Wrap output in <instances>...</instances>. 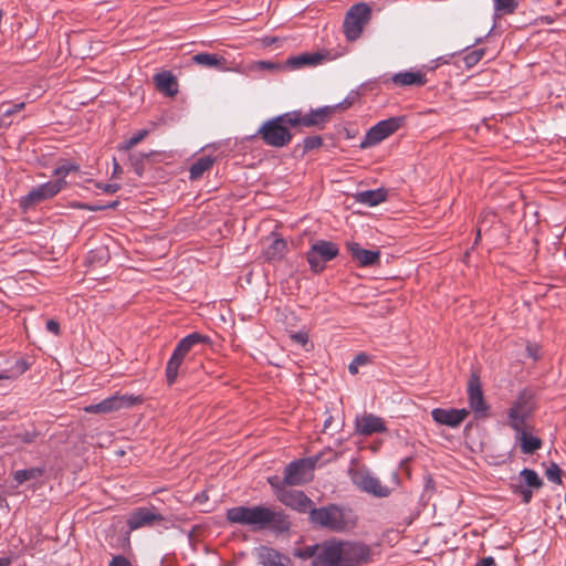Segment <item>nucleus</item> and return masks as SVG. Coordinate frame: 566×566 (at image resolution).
I'll return each instance as SVG.
<instances>
[{
  "label": "nucleus",
  "instance_id": "1",
  "mask_svg": "<svg viewBox=\"0 0 566 566\" xmlns=\"http://www.w3.org/2000/svg\"><path fill=\"white\" fill-rule=\"evenodd\" d=\"M314 556L312 566H360L371 560L369 546L359 542L328 541L308 553Z\"/></svg>",
  "mask_w": 566,
  "mask_h": 566
},
{
  "label": "nucleus",
  "instance_id": "2",
  "mask_svg": "<svg viewBox=\"0 0 566 566\" xmlns=\"http://www.w3.org/2000/svg\"><path fill=\"white\" fill-rule=\"evenodd\" d=\"M227 520L233 524L249 525L261 530L273 523H281L282 515L265 506H234L227 511Z\"/></svg>",
  "mask_w": 566,
  "mask_h": 566
},
{
  "label": "nucleus",
  "instance_id": "3",
  "mask_svg": "<svg viewBox=\"0 0 566 566\" xmlns=\"http://www.w3.org/2000/svg\"><path fill=\"white\" fill-rule=\"evenodd\" d=\"M352 105L347 99L332 106H324L312 109L310 113H302L301 111L290 112L287 122L291 127H317L323 128L336 112L347 109Z\"/></svg>",
  "mask_w": 566,
  "mask_h": 566
},
{
  "label": "nucleus",
  "instance_id": "4",
  "mask_svg": "<svg viewBox=\"0 0 566 566\" xmlns=\"http://www.w3.org/2000/svg\"><path fill=\"white\" fill-rule=\"evenodd\" d=\"M289 116H291L290 112L273 117L260 126L258 136L264 144L281 148L292 140V134L289 129L290 124L287 122Z\"/></svg>",
  "mask_w": 566,
  "mask_h": 566
},
{
  "label": "nucleus",
  "instance_id": "5",
  "mask_svg": "<svg viewBox=\"0 0 566 566\" xmlns=\"http://www.w3.org/2000/svg\"><path fill=\"white\" fill-rule=\"evenodd\" d=\"M348 473L353 483L363 492L378 497H386L391 493L388 486L382 485L366 468L357 463H352Z\"/></svg>",
  "mask_w": 566,
  "mask_h": 566
},
{
  "label": "nucleus",
  "instance_id": "6",
  "mask_svg": "<svg viewBox=\"0 0 566 566\" xmlns=\"http://www.w3.org/2000/svg\"><path fill=\"white\" fill-rule=\"evenodd\" d=\"M370 19V9L366 3H357L347 11L343 29L345 36L349 41L357 40L365 25L368 23Z\"/></svg>",
  "mask_w": 566,
  "mask_h": 566
},
{
  "label": "nucleus",
  "instance_id": "7",
  "mask_svg": "<svg viewBox=\"0 0 566 566\" xmlns=\"http://www.w3.org/2000/svg\"><path fill=\"white\" fill-rule=\"evenodd\" d=\"M311 520L314 524L334 532H342L348 527L345 513L336 505L311 510Z\"/></svg>",
  "mask_w": 566,
  "mask_h": 566
},
{
  "label": "nucleus",
  "instance_id": "8",
  "mask_svg": "<svg viewBox=\"0 0 566 566\" xmlns=\"http://www.w3.org/2000/svg\"><path fill=\"white\" fill-rule=\"evenodd\" d=\"M144 401L142 396L136 395H113L98 403L90 405L84 408L87 413H111L122 409L130 408Z\"/></svg>",
  "mask_w": 566,
  "mask_h": 566
},
{
  "label": "nucleus",
  "instance_id": "9",
  "mask_svg": "<svg viewBox=\"0 0 566 566\" xmlns=\"http://www.w3.org/2000/svg\"><path fill=\"white\" fill-rule=\"evenodd\" d=\"M338 247L331 241L318 240L314 242L306 253V260L311 270L318 273L325 268V263L338 255Z\"/></svg>",
  "mask_w": 566,
  "mask_h": 566
},
{
  "label": "nucleus",
  "instance_id": "10",
  "mask_svg": "<svg viewBox=\"0 0 566 566\" xmlns=\"http://www.w3.org/2000/svg\"><path fill=\"white\" fill-rule=\"evenodd\" d=\"M533 408L530 400L524 395L520 396L507 412L509 426L514 430V432L533 429L528 423Z\"/></svg>",
  "mask_w": 566,
  "mask_h": 566
},
{
  "label": "nucleus",
  "instance_id": "11",
  "mask_svg": "<svg viewBox=\"0 0 566 566\" xmlns=\"http://www.w3.org/2000/svg\"><path fill=\"white\" fill-rule=\"evenodd\" d=\"M65 181L62 179H57L54 181H49L39 187L33 188L29 191L24 197L20 200V206L23 210H28L35 205L54 197L59 193L64 187Z\"/></svg>",
  "mask_w": 566,
  "mask_h": 566
},
{
  "label": "nucleus",
  "instance_id": "12",
  "mask_svg": "<svg viewBox=\"0 0 566 566\" xmlns=\"http://www.w3.org/2000/svg\"><path fill=\"white\" fill-rule=\"evenodd\" d=\"M403 120V117H390L380 120L367 132V135L361 146L370 147L379 144L380 142L396 133L402 126Z\"/></svg>",
  "mask_w": 566,
  "mask_h": 566
},
{
  "label": "nucleus",
  "instance_id": "13",
  "mask_svg": "<svg viewBox=\"0 0 566 566\" xmlns=\"http://www.w3.org/2000/svg\"><path fill=\"white\" fill-rule=\"evenodd\" d=\"M314 461L301 459L289 463L284 469V482L286 485H302L312 480Z\"/></svg>",
  "mask_w": 566,
  "mask_h": 566
},
{
  "label": "nucleus",
  "instance_id": "14",
  "mask_svg": "<svg viewBox=\"0 0 566 566\" xmlns=\"http://www.w3.org/2000/svg\"><path fill=\"white\" fill-rule=\"evenodd\" d=\"M542 486L543 481L536 471L523 469L518 474V483L512 484V491L522 497L524 504H528L533 497V490H538Z\"/></svg>",
  "mask_w": 566,
  "mask_h": 566
},
{
  "label": "nucleus",
  "instance_id": "15",
  "mask_svg": "<svg viewBox=\"0 0 566 566\" xmlns=\"http://www.w3.org/2000/svg\"><path fill=\"white\" fill-rule=\"evenodd\" d=\"M468 398L470 408L478 417L484 416L488 410V405L481 388L480 378L476 374H472L468 380Z\"/></svg>",
  "mask_w": 566,
  "mask_h": 566
},
{
  "label": "nucleus",
  "instance_id": "16",
  "mask_svg": "<svg viewBox=\"0 0 566 566\" xmlns=\"http://www.w3.org/2000/svg\"><path fill=\"white\" fill-rule=\"evenodd\" d=\"M277 500L298 512H307L312 510L313 502L310 497H307L302 491L285 489L279 493Z\"/></svg>",
  "mask_w": 566,
  "mask_h": 566
},
{
  "label": "nucleus",
  "instance_id": "17",
  "mask_svg": "<svg viewBox=\"0 0 566 566\" xmlns=\"http://www.w3.org/2000/svg\"><path fill=\"white\" fill-rule=\"evenodd\" d=\"M163 520V515L155 513L151 509L139 507L130 513L127 520V525L132 531H134L142 527L151 526L157 522H161Z\"/></svg>",
  "mask_w": 566,
  "mask_h": 566
},
{
  "label": "nucleus",
  "instance_id": "18",
  "mask_svg": "<svg viewBox=\"0 0 566 566\" xmlns=\"http://www.w3.org/2000/svg\"><path fill=\"white\" fill-rule=\"evenodd\" d=\"M469 411L467 409H442L436 408L431 411L433 420L440 424H444L451 428L459 427L464 419L468 417Z\"/></svg>",
  "mask_w": 566,
  "mask_h": 566
},
{
  "label": "nucleus",
  "instance_id": "19",
  "mask_svg": "<svg viewBox=\"0 0 566 566\" xmlns=\"http://www.w3.org/2000/svg\"><path fill=\"white\" fill-rule=\"evenodd\" d=\"M346 249L352 259L360 266H371L379 263L380 252L378 250L363 249L357 242L350 241L346 243Z\"/></svg>",
  "mask_w": 566,
  "mask_h": 566
},
{
  "label": "nucleus",
  "instance_id": "20",
  "mask_svg": "<svg viewBox=\"0 0 566 566\" xmlns=\"http://www.w3.org/2000/svg\"><path fill=\"white\" fill-rule=\"evenodd\" d=\"M356 432L363 436H370L373 433H381L386 431L385 421L373 413H366L357 417L355 421Z\"/></svg>",
  "mask_w": 566,
  "mask_h": 566
},
{
  "label": "nucleus",
  "instance_id": "21",
  "mask_svg": "<svg viewBox=\"0 0 566 566\" xmlns=\"http://www.w3.org/2000/svg\"><path fill=\"white\" fill-rule=\"evenodd\" d=\"M287 252V243L276 234L266 238L263 247V256L266 261H279Z\"/></svg>",
  "mask_w": 566,
  "mask_h": 566
},
{
  "label": "nucleus",
  "instance_id": "22",
  "mask_svg": "<svg viewBox=\"0 0 566 566\" xmlns=\"http://www.w3.org/2000/svg\"><path fill=\"white\" fill-rule=\"evenodd\" d=\"M256 556L262 566H289L290 564L289 557L268 546L258 548Z\"/></svg>",
  "mask_w": 566,
  "mask_h": 566
},
{
  "label": "nucleus",
  "instance_id": "23",
  "mask_svg": "<svg viewBox=\"0 0 566 566\" xmlns=\"http://www.w3.org/2000/svg\"><path fill=\"white\" fill-rule=\"evenodd\" d=\"M208 340L207 336H203L199 333H191L184 337L174 349L172 354L184 360L186 356L190 353L195 345L205 343Z\"/></svg>",
  "mask_w": 566,
  "mask_h": 566
},
{
  "label": "nucleus",
  "instance_id": "24",
  "mask_svg": "<svg viewBox=\"0 0 566 566\" xmlns=\"http://www.w3.org/2000/svg\"><path fill=\"white\" fill-rule=\"evenodd\" d=\"M208 340L207 336H203L199 333H191L184 337L174 349L172 354L184 360L186 356L190 353L195 345L205 343Z\"/></svg>",
  "mask_w": 566,
  "mask_h": 566
},
{
  "label": "nucleus",
  "instance_id": "25",
  "mask_svg": "<svg viewBox=\"0 0 566 566\" xmlns=\"http://www.w3.org/2000/svg\"><path fill=\"white\" fill-rule=\"evenodd\" d=\"M515 439L520 442L521 451L524 454H533L542 448V440L532 434V430L515 432Z\"/></svg>",
  "mask_w": 566,
  "mask_h": 566
},
{
  "label": "nucleus",
  "instance_id": "26",
  "mask_svg": "<svg viewBox=\"0 0 566 566\" xmlns=\"http://www.w3.org/2000/svg\"><path fill=\"white\" fill-rule=\"evenodd\" d=\"M391 82L396 86H422L426 84V76L421 72L406 71L395 74Z\"/></svg>",
  "mask_w": 566,
  "mask_h": 566
},
{
  "label": "nucleus",
  "instance_id": "27",
  "mask_svg": "<svg viewBox=\"0 0 566 566\" xmlns=\"http://www.w3.org/2000/svg\"><path fill=\"white\" fill-rule=\"evenodd\" d=\"M356 201L369 207H375L384 202L387 198V191L379 188L375 190H366L356 193Z\"/></svg>",
  "mask_w": 566,
  "mask_h": 566
},
{
  "label": "nucleus",
  "instance_id": "28",
  "mask_svg": "<svg viewBox=\"0 0 566 566\" xmlns=\"http://www.w3.org/2000/svg\"><path fill=\"white\" fill-rule=\"evenodd\" d=\"M157 88L167 95H175L177 93V82L170 72H161L154 76Z\"/></svg>",
  "mask_w": 566,
  "mask_h": 566
},
{
  "label": "nucleus",
  "instance_id": "29",
  "mask_svg": "<svg viewBox=\"0 0 566 566\" xmlns=\"http://www.w3.org/2000/svg\"><path fill=\"white\" fill-rule=\"evenodd\" d=\"M192 61L198 65L214 69H223L227 62L223 56L211 53H198L192 56Z\"/></svg>",
  "mask_w": 566,
  "mask_h": 566
},
{
  "label": "nucleus",
  "instance_id": "30",
  "mask_svg": "<svg viewBox=\"0 0 566 566\" xmlns=\"http://www.w3.org/2000/svg\"><path fill=\"white\" fill-rule=\"evenodd\" d=\"M323 61V56L318 53L301 54L289 59L287 63L293 69H300L306 65H317Z\"/></svg>",
  "mask_w": 566,
  "mask_h": 566
},
{
  "label": "nucleus",
  "instance_id": "31",
  "mask_svg": "<svg viewBox=\"0 0 566 566\" xmlns=\"http://www.w3.org/2000/svg\"><path fill=\"white\" fill-rule=\"evenodd\" d=\"M29 365L23 359H18L12 366L0 370V380H13L24 374Z\"/></svg>",
  "mask_w": 566,
  "mask_h": 566
},
{
  "label": "nucleus",
  "instance_id": "32",
  "mask_svg": "<svg viewBox=\"0 0 566 566\" xmlns=\"http://www.w3.org/2000/svg\"><path fill=\"white\" fill-rule=\"evenodd\" d=\"M214 160L209 157H201L190 167V178L196 180L199 179L206 171L210 170L213 166Z\"/></svg>",
  "mask_w": 566,
  "mask_h": 566
},
{
  "label": "nucleus",
  "instance_id": "33",
  "mask_svg": "<svg viewBox=\"0 0 566 566\" xmlns=\"http://www.w3.org/2000/svg\"><path fill=\"white\" fill-rule=\"evenodd\" d=\"M45 472L44 468L35 467L24 470H18L13 473V479L18 484H22L29 480H36L41 478Z\"/></svg>",
  "mask_w": 566,
  "mask_h": 566
},
{
  "label": "nucleus",
  "instance_id": "34",
  "mask_svg": "<svg viewBox=\"0 0 566 566\" xmlns=\"http://www.w3.org/2000/svg\"><path fill=\"white\" fill-rule=\"evenodd\" d=\"M182 361L184 360H181L180 358H178L174 354L171 355V357L167 361V365H166V378H167L168 385H172L176 381V379L178 377V370H179Z\"/></svg>",
  "mask_w": 566,
  "mask_h": 566
},
{
  "label": "nucleus",
  "instance_id": "35",
  "mask_svg": "<svg viewBox=\"0 0 566 566\" xmlns=\"http://www.w3.org/2000/svg\"><path fill=\"white\" fill-rule=\"evenodd\" d=\"M494 10L499 14H512L518 7L517 0H493Z\"/></svg>",
  "mask_w": 566,
  "mask_h": 566
},
{
  "label": "nucleus",
  "instance_id": "36",
  "mask_svg": "<svg viewBox=\"0 0 566 566\" xmlns=\"http://www.w3.org/2000/svg\"><path fill=\"white\" fill-rule=\"evenodd\" d=\"M148 130L147 129H142L139 132H137L136 134H134L128 140H126L125 143H123L122 145H119V150H124V151H127L132 148H134L136 145H138L144 138H146V136L148 135Z\"/></svg>",
  "mask_w": 566,
  "mask_h": 566
},
{
  "label": "nucleus",
  "instance_id": "37",
  "mask_svg": "<svg viewBox=\"0 0 566 566\" xmlns=\"http://www.w3.org/2000/svg\"><path fill=\"white\" fill-rule=\"evenodd\" d=\"M562 469L556 463H551L545 470V476L548 481L562 484Z\"/></svg>",
  "mask_w": 566,
  "mask_h": 566
},
{
  "label": "nucleus",
  "instance_id": "38",
  "mask_svg": "<svg viewBox=\"0 0 566 566\" xmlns=\"http://www.w3.org/2000/svg\"><path fill=\"white\" fill-rule=\"evenodd\" d=\"M268 483L272 486L276 499L279 497V493L286 489V483L284 482V478L281 479L279 475L269 476Z\"/></svg>",
  "mask_w": 566,
  "mask_h": 566
},
{
  "label": "nucleus",
  "instance_id": "39",
  "mask_svg": "<svg viewBox=\"0 0 566 566\" xmlns=\"http://www.w3.org/2000/svg\"><path fill=\"white\" fill-rule=\"evenodd\" d=\"M368 363V357L365 354L357 355L354 360L349 364L348 370L350 374L356 375L358 373L359 366L366 365Z\"/></svg>",
  "mask_w": 566,
  "mask_h": 566
},
{
  "label": "nucleus",
  "instance_id": "40",
  "mask_svg": "<svg viewBox=\"0 0 566 566\" xmlns=\"http://www.w3.org/2000/svg\"><path fill=\"white\" fill-rule=\"evenodd\" d=\"M78 170V166L77 165H74V164H64V165H61L59 166L55 170H54V175L56 177H60V179L64 180L63 178L65 176H67L70 172L72 171H77Z\"/></svg>",
  "mask_w": 566,
  "mask_h": 566
},
{
  "label": "nucleus",
  "instance_id": "41",
  "mask_svg": "<svg viewBox=\"0 0 566 566\" xmlns=\"http://www.w3.org/2000/svg\"><path fill=\"white\" fill-rule=\"evenodd\" d=\"M304 149L313 150L322 146L323 140L319 136H308L304 139Z\"/></svg>",
  "mask_w": 566,
  "mask_h": 566
},
{
  "label": "nucleus",
  "instance_id": "42",
  "mask_svg": "<svg viewBox=\"0 0 566 566\" xmlns=\"http://www.w3.org/2000/svg\"><path fill=\"white\" fill-rule=\"evenodd\" d=\"M483 55H484L483 50H475V51L467 54L464 60H465V63L469 66H471V65H474L475 63H478L482 59Z\"/></svg>",
  "mask_w": 566,
  "mask_h": 566
},
{
  "label": "nucleus",
  "instance_id": "43",
  "mask_svg": "<svg viewBox=\"0 0 566 566\" xmlns=\"http://www.w3.org/2000/svg\"><path fill=\"white\" fill-rule=\"evenodd\" d=\"M24 107H25V103H23V102L17 103L13 105H8V107L2 113V116L10 117V116L14 115L15 113H19L22 109H24Z\"/></svg>",
  "mask_w": 566,
  "mask_h": 566
},
{
  "label": "nucleus",
  "instance_id": "44",
  "mask_svg": "<svg viewBox=\"0 0 566 566\" xmlns=\"http://www.w3.org/2000/svg\"><path fill=\"white\" fill-rule=\"evenodd\" d=\"M108 566H132V564L126 557L118 555L113 557Z\"/></svg>",
  "mask_w": 566,
  "mask_h": 566
},
{
  "label": "nucleus",
  "instance_id": "45",
  "mask_svg": "<svg viewBox=\"0 0 566 566\" xmlns=\"http://www.w3.org/2000/svg\"><path fill=\"white\" fill-rule=\"evenodd\" d=\"M99 189H102L104 192L107 193H115L119 190V185L117 184H104L98 186Z\"/></svg>",
  "mask_w": 566,
  "mask_h": 566
},
{
  "label": "nucleus",
  "instance_id": "46",
  "mask_svg": "<svg viewBox=\"0 0 566 566\" xmlns=\"http://www.w3.org/2000/svg\"><path fill=\"white\" fill-rule=\"evenodd\" d=\"M291 337L294 342H296L297 344H300L302 346H305L308 340L307 335L304 333H295V334H292Z\"/></svg>",
  "mask_w": 566,
  "mask_h": 566
},
{
  "label": "nucleus",
  "instance_id": "47",
  "mask_svg": "<svg viewBox=\"0 0 566 566\" xmlns=\"http://www.w3.org/2000/svg\"><path fill=\"white\" fill-rule=\"evenodd\" d=\"M46 329H48L50 333H52V334H54V335H57V334H59V332H60V325H59V323H57L56 321H54V319H49V321L46 322Z\"/></svg>",
  "mask_w": 566,
  "mask_h": 566
},
{
  "label": "nucleus",
  "instance_id": "48",
  "mask_svg": "<svg viewBox=\"0 0 566 566\" xmlns=\"http://www.w3.org/2000/svg\"><path fill=\"white\" fill-rule=\"evenodd\" d=\"M476 566H496V564L492 556H488L482 558Z\"/></svg>",
  "mask_w": 566,
  "mask_h": 566
},
{
  "label": "nucleus",
  "instance_id": "49",
  "mask_svg": "<svg viewBox=\"0 0 566 566\" xmlns=\"http://www.w3.org/2000/svg\"><path fill=\"white\" fill-rule=\"evenodd\" d=\"M11 564V559L8 557L0 558V566H9Z\"/></svg>",
  "mask_w": 566,
  "mask_h": 566
},
{
  "label": "nucleus",
  "instance_id": "50",
  "mask_svg": "<svg viewBox=\"0 0 566 566\" xmlns=\"http://www.w3.org/2000/svg\"><path fill=\"white\" fill-rule=\"evenodd\" d=\"M22 441L24 442H32L33 441V436H31L30 433H25L24 436L21 437Z\"/></svg>",
  "mask_w": 566,
  "mask_h": 566
},
{
  "label": "nucleus",
  "instance_id": "51",
  "mask_svg": "<svg viewBox=\"0 0 566 566\" xmlns=\"http://www.w3.org/2000/svg\"><path fill=\"white\" fill-rule=\"evenodd\" d=\"M331 421H332V417H329L328 419L325 420L324 422V429H327L331 424Z\"/></svg>",
  "mask_w": 566,
  "mask_h": 566
},
{
  "label": "nucleus",
  "instance_id": "52",
  "mask_svg": "<svg viewBox=\"0 0 566 566\" xmlns=\"http://www.w3.org/2000/svg\"><path fill=\"white\" fill-rule=\"evenodd\" d=\"M119 170H120L119 165H118L117 163H115V165H114V172L116 174V172H118Z\"/></svg>",
  "mask_w": 566,
  "mask_h": 566
},
{
  "label": "nucleus",
  "instance_id": "53",
  "mask_svg": "<svg viewBox=\"0 0 566 566\" xmlns=\"http://www.w3.org/2000/svg\"><path fill=\"white\" fill-rule=\"evenodd\" d=\"M116 205H117V203H116V202H114V203L109 205L108 207H109V208H114Z\"/></svg>",
  "mask_w": 566,
  "mask_h": 566
}]
</instances>
